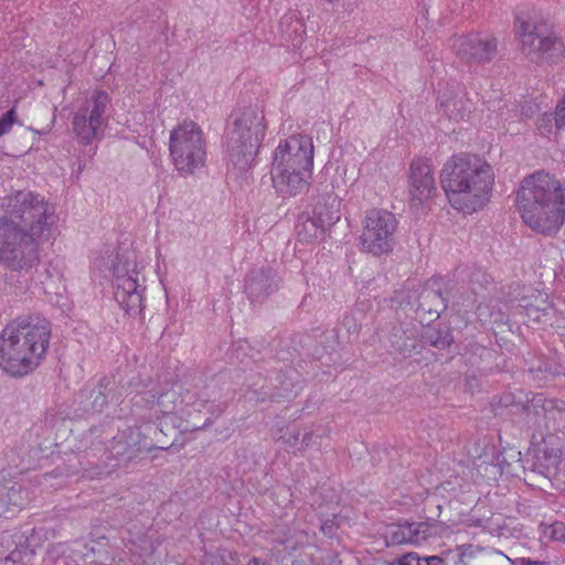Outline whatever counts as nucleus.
I'll use <instances>...</instances> for the list:
<instances>
[{
  "label": "nucleus",
  "mask_w": 565,
  "mask_h": 565,
  "mask_svg": "<svg viewBox=\"0 0 565 565\" xmlns=\"http://www.w3.org/2000/svg\"><path fill=\"white\" fill-rule=\"evenodd\" d=\"M515 206L534 233L556 237L565 224V180L543 169L534 171L520 182Z\"/></svg>",
  "instance_id": "1"
},
{
  "label": "nucleus",
  "mask_w": 565,
  "mask_h": 565,
  "mask_svg": "<svg viewBox=\"0 0 565 565\" xmlns=\"http://www.w3.org/2000/svg\"><path fill=\"white\" fill-rule=\"evenodd\" d=\"M51 335L50 320L40 315L12 320L0 332V369L14 379L33 373L45 359Z\"/></svg>",
  "instance_id": "2"
},
{
  "label": "nucleus",
  "mask_w": 565,
  "mask_h": 565,
  "mask_svg": "<svg viewBox=\"0 0 565 565\" xmlns=\"http://www.w3.org/2000/svg\"><path fill=\"white\" fill-rule=\"evenodd\" d=\"M440 185L450 205L463 213L481 210L492 195L494 172L479 154H452L440 170Z\"/></svg>",
  "instance_id": "3"
},
{
  "label": "nucleus",
  "mask_w": 565,
  "mask_h": 565,
  "mask_svg": "<svg viewBox=\"0 0 565 565\" xmlns=\"http://www.w3.org/2000/svg\"><path fill=\"white\" fill-rule=\"evenodd\" d=\"M268 124L264 106L259 103H237L228 114L222 136V149L227 167L239 174L256 163L266 137Z\"/></svg>",
  "instance_id": "4"
},
{
  "label": "nucleus",
  "mask_w": 565,
  "mask_h": 565,
  "mask_svg": "<svg viewBox=\"0 0 565 565\" xmlns=\"http://www.w3.org/2000/svg\"><path fill=\"white\" fill-rule=\"evenodd\" d=\"M43 238L29 234L0 221V267L3 282L14 294H24L33 282V274L40 265V244Z\"/></svg>",
  "instance_id": "5"
},
{
  "label": "nucleus",
  "mask_w": 565,
  "mask_h": 565,
  "mask_svg": "<svg viewBox=\"0 0 565 565\" xmlns=\"http://www.w3.org/2000/svg\"><path fill=\"white\" fill-rule=\"evenodd\" d=\"M515 34L521 51L536 66H553L565 58V43L548 20L537 19L533 9H519L514 13Z\"/></svg>",
  "instance_id": "6"
},
{
  "label": "nucleus",
  "mask_w": 565,
  "mask_h": 565,
  "mask_svg": "<svg viewBox=\"0 0 565 565\" xmlns=\"http://www.w3.org/2000/svg\"><path fill=\"white\" fill-rule=\"evenodd\" d=\"M0 221L47 241L55 223V210L43 195L33 191H15L2 202Z\"/></svg>",
  "instance_id": "7"
},
{
  "label": "nucleus",
  "mask_w": 565,
  "mask_h": 565,
  "mask_svg": "<svg viewBox=\"0 0 565 565\" xmlns=\"http://www.w3.org/2000/svg\"><path fill=\"white\" fill-rule=\"evenodd\" d=\"M169 149L175 169L182 174H192L204 166L203 132L194 121H184L171 130Z\"/></svg>",
  "instance_id": "8"
},
{
  "label": "nucleus",
  "mask_w": 565,
  "mask_h": 565,
  "mask_svg": "<svg viewBox=\"0 0 565 565\" xmlns=\"http://www.w3.org/2000/svg\"><path fill=\"white\" fill-rule=\"evenodd\" d=\"M396 228L397 220L393 213L382 209L369 210L360 236L361 250L377 257L391 254L395 246Z\"/></svg>",
  "instance_id": "9"
},
{
  "label": "nucleus",
  "mask_w": 565,
  "mask_h": 565,
  "mask_svg": "<svg viewBox=\"0 0 565 565\" xmlns=\"http://www.w3.org/2000/svg\"><path fill=\"white\" fill-rule=\"evenodd\" d=\"M190 419L179 415L159 416L142 429L143 447L148 452L167 450L178 452L186 444L184 433L193 431Z\"/></svg>",
  "instance_id": "10"
},
{
  "label": "nucleus",
  "mask_w": 565,
  "mask_h": 565,
  "mask_svg": "<svg viewBox=\"0 0 565 565\" xmlns=\"http://www.w3.org/2000/svg\"><path fill=\"white\" fill-rule=\"evenodd\" d=\"M409 206L415 210H430L438 193L431 160L426 157L414 158L408 168Z\"/></svg>",
  "instance_id": "11"
},
{
  "label": "nucleus",
  "mask_w": 565,
  "mask_h": 565,
  "mask_svg": "<svg viewBox=\"0 0 565 565\" xmlns=\"http://www.w3.org/2000/svg\"><path fill=\"white\" fill-rule=\"evenodd\" d=\"M313 167V145L307 135H292L285 140H280L273 157L271 168L295 169L299 172L312 174Z\"/></svg>",
  "instance_id": "12"
},
{
  "label": "nucleus",
  "mask_w": 565,
  "mask_h": 565,
  "mask_svg": "<svg viewBox=\"0 0 565 565\" xmlns=\"http://www.w3.org/2000/svg\"><path fill=\"white\" fill-rule=\"evenodd\" d=\"M117 402L109 386V380L102 376L98 381H88L74 396L73 414L76 417H89L103 413L110 403Z\"/></svg>",
  "instance_id": "13"
},
{
  "label": "nucleus",
  "mask_w": 565,
  "mask_h": 565,
  "mask_svg": "<svg viewBox=\"0 0 565 565\" xmlns=\"http://www.w3.org/2000/svg\"><path fill=\"white\" fill-rule=\"evenodd\" d=\"M284 286V277L269 265L250 268L244 277V294L252 305H263Z\"/></svg>",
  "instance_id": "14"
},
{
  "label": "nucleus",
  "mask_w": 565,
  "mask_h": 565,
  "mask_svg": "<svg viewBox=\"0 0 565 565\" xmlns=\"http://www.w3.org/2000/svg\"><path fill=\"white\" fill-rule=\"evenodd\" d=\"M450 285L451 280L444 276H433L427 279L422 291L416 296V315L422 319L424 315H428L430 319H439L448 308Z\"/></svg>",
  "instance_id": "15"
},
{
  "label": "nucleus",
  "mask_w": 565,
  "mask_h": 565,
  "mask_svg": "<svg viewBox=\"0 0 565 565\" xmlns=\"http://www.w3.org/2000/svg\"><path fill=\"white\" fill-rule=\"evenodd\" d=\"M141 454H149L143 447L142 430L138 426H130L113 437L109 448L105 449L106 460H114L111 468L127 465L137 459Z\"/></svg>",
  "instance_id": "16"
},
{
  "label": "nucleus",
  "mask_w": 565,
  "mask_h": 565,
  "mask_svg": "<svg viewBox=\"0 0 565 565\" xmlns=\"http://www.w3.org/2000/svg\"><path fill=\"white\" fill-rule=\"evenodd\" d=\"M527 456H532L531 470L545 477L548 482L556 476L562 461L561 439L555 434L543 436L539 443H532Z\"/></svg>",
  "instance_id": "17"
},
{
  "label": "nucleus",
  "mask_w": 565,
  "mask_h": 565,
  "mask_svg": "<svg viewBox=\"0 0 565 565\" xmlns=\"http://www.w3.org/2000/svg\"><path fill=\"white\" fill-rule=\"evenodd\" d=\"M315 191L309 212L312 217H317L320 223L331 230L341 218L342 200L335 194L332 181L318 183Z\"/></svg>",
  "instance_id": "18"
},
{
  "label": "nucleus",
  "mask_w": 565,
  "mask_h": 565,
  "mask_svg": "<svg viewBox=\"0 0 565 565\" xmlns=\"http://www.w3.org/2000/svg\"><path fill=\"white\" fill-rule=\"evenodd\" d=\"M455 50L460 61L467 64H486L494 58L498 41L495 38L482 39L479 34H468L458 39Z\"/></svg>",
  "instance_id": "19"
},
{
  "label": "nucleus",
  "mask_w": 565,
  "mask_h": 565,
  "mask_svg": "<svg viewBox=\"0 0 565 565\" xmlns=\"http://www.w3.org/2000/svg\"><path fill=\"white\" fill-rule=\"evenodd\" d=\"M104 376L106 380H109V386L113 393H115L117 402L122 395L136 394L141 390L149 388L152 384L150 376L142 379L140 372L129 363L118 365L114 371Z\"/></svg>",
  "instance_id": "20"
},
{
  "label": "nucleus",
  "mask_w": 565,
  "mask_h": 565,
  "mask_svg": "<svg viewBox=\"0 0 565 565\" xmlns=\"http://www.w3.org/2000/svg\"><path fill=\"white\" fill-rule=\"evenodd\" d=\"M225 406L209 398H202L196 392L185 390L184 412L189 417L195 413L203 415L202 419L190 420V427L193 431L206 429L224 413Z\"/></svg>",
  "instance_id": "21"
},
{
  "label": "nucleus",
  "mask_w": 565,
  "mask_h": 565,
  "mask_svg": "<svg viewBox=\"0 0 565 565\" xmlns=\"http://www.w3.org/2000/svg\"><path fill=\"white\" fill-rule=\"evenodd\" d=\"M477 469H481L491 466L495 468L500 475H515L513 465L521 467V451L514 447L503 448L498 450L493 444L484 443L482 452L478 455L477 461H475Z\"/></svg>",
  "instance_id": "22"
},
{
  "label": "nucleus",
  "mask_w": 565,
  "mask_h": 565,
  "mask_svg": "<svg viewBox=\"0 0 565 565\" xmlns=\"http://www.w3.org/2000/svg\"><path fill=\"white\" fill-rule=\"evenodd\" d=\"M270 174L274 189L276 190L277 194L284 199L303 193L308 191L310 185L309 180L311 179V174L299 172L295 169L289 171L285 168H271Z\"/></svg>",
  "instance_id": "23"
},
{
  "label": "nucleus",
  "mask_w": 565,
  "mask_h": 565,
  "mask_svg": "<svg viewBox=\"0 0 565 565\" xmlns=\"http://www.w3.org/2000/svg\"><path fill=\"white\" fill-rule=\"evenodd\" d=\"M387 340L390 348L405 359L422 353V345L418 343V332L415 327L402 322L394 323L390 329Z\"/></svg>",
  "instance_id": "24"
},
{
  "label": "nucleus",
  "mask_w": 565,
  "mask_h": 565,
  "mask_svg": "<svg viewBox=\"0 0 565 565\" xmlns=\"http://www.w3.org/2000/svg\"><path fill=\"white\" fill-rule=\"evenodd\" d=\"M130 416L135 420L134 426L142 430L147 425L158 418L159 411H156L158 399L153 390L146 388L134 394L130 398Z\"/></svg>",
  "instance_id": "25"
},
{
  "label": "nucleus",
  "mask_w": 565,
  "mask_h": 565,
  "mask_svg": "<svg viewBox=\"0 0 565 565\" xmlns=\"http://www.w3.org/2000/svg\"><path fill=\"white\" fill-rule=\"evenodd\" d=\"M146 287L138 280L122 281V285L116 287L114 292L115 299L120 308L129 316H137L143 309V292Z\"/></svg>",
  "instance_id": "26"
},
{
  "label": "nucleus",
  "mask_w": 565,
  "mask_h": 565,
  "mask_svg": "<svg viewBox=\"0 0 565 565\" xmlns=\"http://www.w3.org/2000/svg\"><path fill=\"white\" fill-rule=\"evenodd\" d=\"M429 319V322L423 327L420 332V342L437 350H450L455 343L454 328L449 322L436 321Z\"/></svg>",
  "instance_id": "27"
},
{
  "label": "nucleus",
  "mask_w": 565,
  "mask_h": 565,
  "mask_svg": "<svg viewBox=\"0 0 565 565\" xmlns=\"http://www.w3.org/2000/svg\"><path fill=\"white\" fill-rule=\"evenodd\" d=\"M330 231L317 217H312L309 211L300 213L295 224L297 238L302 244L320 243L326 239L327 233Z\"/></svg>",
  "instance_id": "28"
},
{
  "label": "nucleus",
  "mask_w": 565,
  "mask_h": 565,
  "mask_svg": "<svg viewBox=\"0 0 565 565\" xmlns=\"http://www.w3.org/2000/svg\"><path fill=\"white\" fill-rule=\"evenodd\" d=\"M303 382L305 379L297 369L286 366L275 377L273 385L274 390H276V396L279 397L280 402L295 398L302 391Z\"/></svg>",
  "instance_id": "29"
},
{
  "label": "nucleus",
  "mask_w": 565,
  "mask_h": 565,
  "mask_svg": "<svg viewBox=\"0 0 565 565\" xmlns=\"http://www.w3.org/2000/svg\"><path fill=\"white\" fill-rule=\"evenodd\" d=\"M536 405L541 406V416L547 430L563 431L565 429V401L547 398L543 394H536Z\"/></svg>",
  "instance_id": "30"
},
{
  "label": "nucleus",
  "mask_w": 565,
  "mask_h": 565,
  "mask_svg": "<svg viewBox=\"0 0 565 565\" xmlns=\"http://www.w3.org/2000/svg\"><path fill=\"white\" fill-rule=\"evenodd\" d=\"M110 270L115 287L122 285L125 279L138 280L137 276L139 273L137 270L135 252L118 247L111 259Z\"/></svg>",
  "instance_id": "31"
},
{
  "label": "nucleus",
  "mask_w": 565,
  "mask_h": 565,
  "mask_svg": "<svg viewBox=\"0 0 565 565\" xmlns=\"http://www.w3.org/2000/svg\"><path fill=\"white\" fill-rule=\"evenodd\" d=\"M158 399L157 407L160 416L177 415L184 412L185 390L182 385L174 383L169 388L154 392Z\"/></svg>",
  "instance_id": "32"
},
{
  "label": "nucleus",
  "mask_w": 565,
  "mask_h": 565,
  "mask_svg": "<svg viewBox=\"0 0 565 565\" xmlns=\"http://www.w3.org/2000/svg\"><path fill=\"white\" fill-rule=\"evenodd\" d=\"M303 340L305 335L299 333L277 335L273 340V348L268 353L269 358L281 362L292 361L299 353V348L303 347Z\"/></svg>",
  "instance_id": "33"
},
{
  "label": "nucleus",
  "mask_w": 565,
  "mask_h": 565,
  "mask_svg": "<svg viewBox=\"0 0 565 565\" xmlns=\"http://www.w3.org/2000/svg\"><path fill=\"white\" fill-rule=\"evenodd\" d=\"M102 125L88 116V107H79L72 120L73 132L78 142L84 146L90 145L95 138H98Z\"/></svg>",
  "instance_id": "34"
},
{
  "label": "nucleus",
  "mask_w": 565,
  "mask_h": 565,
  "mask_svg": "<svg viewBox=\"0 0 565 565\" xmlns=\"http://www.w3.org/2000/svg\"><path fill=\"white\" fill-rule=\"evenodd\" d=\"M279 29L282 38L294 47H299L303 43L306 25L297 11L285 13L279 21Z\"/></svg>",
  "instance_id": "35"
},
{
  "label": "nucleus",
  "mask_w": 565,
  "mask_h": 565,
  "mask_svg": "<svg viewBox=\"0 0 565 565\" xmlns=\"http://www.w3.org/2000/svg\"><path fill=\"white\" fill-rule=\"evenodd\" d=\"M371 307L372 305L369 300L358 301L349 312L344 313L342 318V326L350 335L359 334L362 324L367 318V311Z\"/></svg>",
  "instance_id": "36"
},
{
  "label": "nucleus",
  "mask_w": 565,
  "mask_h": 565,
  "mask_svg": "<svg viewBox=\"0 0 565 565\" xmlns=\"http://www.w3.org/2000/svg\"><path fill=\"white\" fill-rule=\"evenodd\" d=\"M110 103L111 97L106 90L94 89L90 97L87 99L86 105H82L81 107H88V116L98 120L100 124H104V116Z\"/></svg>",
  "instance_id": "37"
},
{
  "label": "nucleus",
  "mask_w": 565,
  "mask_h": 565,
  "mask_svg": "<svg viewBox=\"0 0 565 565\" xmlns=\"http://www.w3.org/2000/svg\"><path fill=\"white\" fill-rule=\"evenodd\" d=\"M270 348H273V343L268 342L266 339H255L253 342L248 340H239L234 345L233 351L236 353L237 359H239L241 353L244 356L255 359V354H260L267 349L270 350Z\"/></svg>",
  "instance_id": "38"
},
{
  "label": "nucleus",
  "mask_w": 565,
  "mask_h": 565,
  "mask_svg": "<svg viewBox=\"0 0 565 565\" xmlns=\"http://www.w3.org/2000/svg\"><path fill=\"white\" fill-rule=\"evenodd\" d=\"M438 111L443 113L450 120H455L457 122L463 120V118L470 113L467 106V99H465L462 94L454 100L443 104V107H439Z\"/></svg>",
  "instance_id": "39"
},
{
  "label": "nucleus",
  "mask_w": 565,
  "mask_h": 565,
  "mask_svg": "<svg viewBox=\"0 0 565 565\" xmlns=\"http://www.w3.org/2000/svg\"><path fill=\"white\" fill-rule=\"evenodd\" d=\"M18 476H12L9 469L0 470V494H17L22 491V486L17 480Z\"/></svg>",
  "instance_id": "40"
},
{
  "label": "nucleus",
  "mask_w": 565,
  "mask_h": 565,
  "mask_svg": "<svg viewBox=\"0 0 565 565\" xmlns=\"http://www.w3.org/2000/svg\"><path fill=\"white\" fill-rule=\"evenodd\" d=\"M542 302L544 305V308L536 307L534 301L532 305L526 309V311L523 312L522 318H529L535 322L541 321V317L550 316L551 311L554 309L553 302L548 300V295H544V299H542Z\"/></svg>",
  "instance_id": "41"
},
{
  "label": "nucleus",
  "mask_w": 565,
  "mask_h": 565,
  "mask_svg": "<svg viewBox=\"0 0 565 565\" xmlns=\"http://www.w3.org/2000/svg\"><path fill=\"white\" fill-rule=\"evenodd\" d=\"M461 94L460 85L458 83H446L444 86L438 84L437 90V108L443 107V104H447Z\"/></svg>",
  "instance_id": "42"
},
{
  "label": "nucleus",
  "mask_w": 565,
  "mask_h": 565,
  "mask_svg": "<svg viewBox=\"0 0 565 565\" xmlns=\"http://www.w3.org/2000/svg\"><path fill=\"white\" fill-rule=\"evenodd\" d=\"M536 394H532L531 398H526L524 403L516 404L518 413L523 415L527 422L541 416V406L536 405Z\"/></svg>",
  "instance_id": "43"
},
{
  "label": "nucleus",
  "mask_w": 565,
  "mask_h": 565,
  "mask_svg": "<svg viewBox=\"0 0 565 565\" xmlns=\"http://www.w3.org/2000/svg\"><path fill=\"white\" fill-rule=\"evenodd\" d=\"M521 120L532 119L541 110L540 105L534 99H524L516 105Z\"/></svg>",
  "instance_id": "44"
},
{
  "label": "nucleus",
  "mask_w": 565,
  "mask_h": 565,
  "mask_svg": "<svg viewBox=\"0 0 565 565\" xmlns=\"http://www.w3.org/2000/svg\"><path fill=\"white\" fill-rule=\"evenodd\" d=\"M15 122H18V115L17 105L14 104L0 116V138L9 134Z\"/></svg>",
  "instance_id": "45"
},
{
  "label": "nucleus",
  "mask_w": 565,
  "mask_h": 565,
  "mask_svg": "<svg viewBox=\"0 0 565 565\" xmlns=\"http://www.w3.org/2000/svg\"><path fill=\"white\" fill-rule=\"evenodd\" d=\"M109 463L106 458L103 461V465L96 463L89 468L84 469L83 477L88 479H104L110 476L111 469H109Z\"/></svg>",
  "instance_id": "46"
},
{
  "label": "nucleus",
  "mask_w": 565,
  "mask_h": 565,
  "mask_svg": "<svg viewBox=\"0 0 565 565\" xmlns=\"http://www.w3.org/2000/svg\"><path fill=\"white\" fill-rule=\"evenodd\" d=\"M253 398L256 402H273V403H281L279 397L276 396V390H274V385L270 386H262L259 388L254 390L253 392Z\"/></svg>",
  "instance_id": "47"
},
{
  "label": "nucleus",
  "mask_w": 565,
  "mask_h": 565,
  "mask_svg": "<svg viewBox=\"0 0 565 565\" xmlns=\"http://www.w3.org/2000/svg\"><path fill=\"white\" fill-rule=\"evenodd\" d=\"M399 565H443V561L439 557H416L414 555H406L398 561Z\"/></svg>",
  "instance_id": "48"
},
{
  "label": "nucleus",
  "mask_w": 565,
  "mask_h": 565,
  "mask_svg": "<svg viewBox=\"0 0 565 565\" xmlns=\"http://www.w3.org/2000/svg\"><path fill=\"white\" fill-rule=\"evenodd\" d=\"M537 129L542 135H548L556 127V113H543L536 122Z\"/></svg>",
  "instance_id": "49"
},
{
  "label": "nucleus",
  "mask_w": 565,
  "mask_h": 565,
  "mask_svg": "<svg viewBox=\"0 0 565 565\" xmlns=\"http://www.w3.org/2000/svg\"><path fill=\"white\" fill-rule=\"evenodd\" d=\"M416 296L411 290H395L393 301L399 306H411L416 308Z\"/></svg>",
  "instance_id": "50"
},
{
  "label": "nucleus",
  "mask_w": 565,
  "mask_h": 565,
  "mask_svg": "<svg viewBox=\"0 0 565 565\" xmlns=\"http://www.w3.org/2000/svg\"><path fill=\"white\" fill-rule=\"evenodd\" d=\"M532 296H523L520 299L511 300L513 316H521L532 305Z\"/></svg>",
  "instance_id": "51"
},
{
  "label": "nucleus",
  "mask_w": 565,
  "mask_h": 565,
  "mask_svg": "<svg viewBox=\"0 0 565 565\" xmlns=\"http://www.w3.org/2000/svg\"><path fill=\"white\" fill-rule=\"evenodd\" d=\"M556 113V129L561 130L565 128V93L562 99L557 103L555 107Z\"/></svg>",
  "instance_id": "52"
},
{
  "label": "nucleus",
  "mask_w": 565,
  "mask_h": 565,
  "mask_svg": "<svg viewBox=\"0 0 565 565\" xmlns=\"http://www.w3.org/2000/svg\"><path fill=\"white\" fill-rule=\"evenodd\" d=\"M312 436H313L312 430L305 433L300 440V447L298 449L305 450V449L309 448V446L311 444Z\"/></svg>",
  "instance_id": "53"
},
{
  "label": "nucleus",
  "mask_w": 565,
  "mask_h": 565,
  "mask_svg": "<svg viewBox=\"0 0 565 565\" xmlns=\"http://www.w3.org/2000/svg\"><path fill=\"white\" fill-rule=\"evenodd\" d=\"M470 349H471V352H473V353L479 352L480 355H482L483 353H487L488 355L491 354L490 351L488 350V348L480 343H471Z\"/></svg>",
  "instance_id": "54"
},
{
  "label": "nucleus",
  "mask_w": 565,
  "mask_h": 565,
  "mask_svg": "<svg viewBox=\"0 0 565 565\" xmlns=\"http://www.w3.org/2000/svg\"><path fill=\"white\" fill-rule=\"evenodd\" d=\"M299 440H300V434L294 433V434H289L288 438L286 439V443L289 446L295 447L298 445Z\"/></svg>",
  "instance_id": "55"
},
{
  "label": "nucleus",
  "mask_w": 565,
  "mask_h": 565,
  "mask_svg": "<svg viewBox=\"0 0 565 565\" xmlns=\"http://www.w3.org/2000/svg\"><path fill=\"white\" fill-rule=\"evenodd\" d=\"M544 295H542L541 292H539L535 297H534V303L536 305V307H540V308H544V305L542 302V299H544L543 297Z\"/></svg>",
  "instance_id": "56"
},
{
  "label": "nucleus",
  "mask_w": 565,
  "mask_h": 565,
  "mask_svg": "<svg viewBox=\"0 0 565 565\" xmlns=\"http://www.w3.org/2000/svg\"><path fill=\"white\" fill-rule=\"evenodd\" d=\"M28 129L31 130L32 132L36 134V135H40V136L46 135L51 130V128H49L46 130H39V129L33 128V127H29Z\"/></svg>",
  "instance_id": "57"
},
{
  "label": "nucleus",
  "mask_w": 565,
  "mask_h": 565,
  "mask_svg": "<svg viewBox=\"0 0 565 565\" xmlns=\"http://www.w3.org/2000/svg\"><path fill=\"white\" fill-rule=\"evenodd\" d=\"M218 494H230V493L225 490H218Z\"/></svg>",
  "instance_id": "58"
}]
</instances>
